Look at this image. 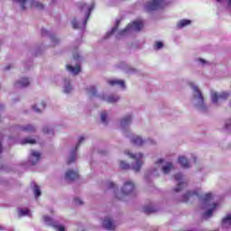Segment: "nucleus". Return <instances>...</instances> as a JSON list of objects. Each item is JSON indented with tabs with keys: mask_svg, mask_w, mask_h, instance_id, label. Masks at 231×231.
I'll list each match as a JSON object with an SVG mask.
<instances>
[{
	"mask_svg": "<svg viewBox=\"0 0 231 231\" xmlns=\"http://www.w3.org/2000/svg\"><path fill=\"white\" fill-rule=\"evenodd\" d=\"M120 24V19L116 20V24L113 26L110 32H106L104 39H108L111 35L115 34L116 39H121L133 32H140L142 28H143V21L142 19H137L136 21H133L130 24L125 28V30H118V26Z\"/></svg>",
	"mask_w": 231,
	"mask_h": 231,
	"instance_id": "f257e3e1",
	"label": "nucleus"
},
{
	"mask_svg": "<svg viewBox=\"0 0 231 231\" xmlns=\"http://www.w3.org/2000/svg\"><path fill=\"white\" fill-rule=\"evenodd\" d=\"M133 121V114H126V116H124L122 117L120 122V126L127 137H130L131 143L133 144H135L136 146H142V144H144L146 141L143 139L141 135H133L132 134H129V126Z\"/></svg>",
	"mask_w": 231,
	"mask_h": 231,
	"instance_id": "f03ea898",
	"label": "nucleus"
},
{
	"mask_svg": "<svg viewBox=\"0 0 231 231\" xmlns=\"http://www.w3.org/2000/svg\"><path fill=\"white\" fill-rule=\"evenodd\" d=\"M79 7L80 8L81 14H84V18L82 19V21H79L77 18L72 19V26L73 28L86 30L88 19H89V15L92 10H94L95 8V4H79Z\"/></svg>",
	"mask_w": 231,
	"mask_h": 231,
	"instance_id": "7ed1b4c3",
	"label": "nucleus"
},
{
	"mask_svg": "<svg viewBox=\"0 0 231 231\" xmlns=\"http://www.w3.org/2000/svg\"><path fill=\"white\" fill-rule=\"evenodd\" d=\"M126 153L131 159H134V162H132L131 166L125 161H121L120 168L123 170H129L131 168L134 171L138 172L142 170V166L143 164V153H132L129 151H125Z\"/></svg>",
	"mask_w": 231,
	"mask_h": 231,
	"instance_id": "20e7f679",
	"label": "nucleus"
},
{
	"mask_svg": "<svg viewBox=\"0 0 231 231\" xmlns=\"http://www.w3.org/2000/svg\"><path fill=\"white\" fill-rule=\"evenodd\" d=\"M189 87L192 89V102L195 107H197V109L199 111H208L203 94L201 93L199 88L193 83H190Z\"/></svg>",
	"mask_w": 231,
	"mask_h": 231,
	"instance_id": "39448f33",
	"label": "nucleus"
},
{
	"mask_svg": "<svg viewBox=\"0 0 231 231\" xmlns=\"http://www.w3.org/2000/svg\"><path fill=\"white\" fill-rule=\"evenodd\" d=\"M197 197L199 199L202 203L206 206H210V203L212 202V195L211 193H207L206 195H201L200 189H196L195 191H188V193H185L180 199V202H188L189 199H194Z\"/></svg>",
	"mask_w": 231,
	"mask_h": 231,
	"instance_id": "423d86ee",
	"label": "nucleus"
},
{
	"mask_svg": "<svg viewBox=\"0 0 231 231\" xmlns=\"http://www.w3.org/2000/svg\"><path fill=\"white\" fill-rule=\"evenodd\" d=\"M173 168L174 166L172 162H165V159H158L155 162V168L150 171V175H159L160 170L164 175H168Z\"/></svg>",
	"mask_w": 231,
	"mask_h": 231,
	"instance_id": "0eeeda50",
	"label": "nucleus"
},
{
	"mask_svg": "<svg viewBox=\"0 0 231 231\" xmlns=\"http://www.w3.org/2000/svg\"><path fill=\"white\" fill-rule=\"evenodd\" d=\"M171 3V0H152V2H147L144 8L147 12H152V10H159V8H163Z\"/></svg>",
	"mask_w": 231,
	"mask_h": 231,
	"instance_id": "6e6552de",
	"label": "nucleus"
},
{
	"mask_svg": "<svg viewBox=\"0 0 231 231\" xmlns=\"http://www.w3.org/2000/svg\"><path fill=\"white\" fill-rule=\"evenodd\" d=\"M14 3H18L22 10H26L27 6H34L35 8H44L43 4L38 2V0H12Z\"/></svg>",
	"mask_w": 231,
	"mask_h": 231,
	"instance_id": "1a4fd4ad",
	"label": "nucleus"
},
{
	"mask_svg": "<svg viewBox=\"0 0 231 231\" xmlns=\"http://www.w3.org/2000/svg\"><path fill=\"white\" fill-rule=\"evenodd\" d=\"M86 140V137L84 135H81L79 138V142L76 144L75 148H72L71 152H69V156L68 158V164H71V162H74L78 157L77 155V152H78V148H79L80 144H82V143H84V141Z\"/></svg>",
	"mask_w": 231,
	"mask_h": 231,
	"instance_id": "9d476101",
	"label": "nucleus"
},
{
	"mask_svg": "<svg viewBox=\"0 0 231 231\" xmlns=\"http://www.w3.org/2000/svg\"><path fill=\"white\" fill-rule=\"evenodd\" d=\"M175 180H177L178 182L177 186L173 189V191H175L176 193H179L180 191H182V189L187 188L188 182L187 180H185L182 173H177L175 175Z\"/></svg>",
	"mask_w": 231,
	"mask_h": 231,
	"instance_id": "9b49d317",
	"label": "nucleus"
},
{
	"mask_svg": "<svg viewBox=\"0 0 231 231\" xmlns=\"http://www.w3.org/2000/svg\"><path fill=\"white\" fill-rule=\"evenodd\" d=\"M229 93H211V101L215 106H220L226 98H228Z\"/></svg>",
	"mask_w": 231,
	"mask_h": 231,
	"instance_id": "f8f14e48",
	"label": "nucleus"
},
{
	"mask_svg": "<svg viewBox=\"0 0 231 231\" xmlns=\"http://www.w3.org/2000/svg\"><path fill=\"white\" fill-rule=\"evenodd\" d=\"M134 182L132 180H126L124 183L123 188H121L122 195H132L134 191Z\"/></svg>",
	"mask_w": 231,
	"mask_h": 231,
	"instance_id": "ddd939ff",
	"label": "nucleus"
},
{
	"mask_svg": "<svg viewBox=\"0 0 231 231\" xmlns=\"http://www.w3.org/2000/svg\"><path fill=\"white\" fill-rule=\"evenodd\" d=\"M42 153L37 150H31L27 164H37L41 160Z\"/></svg>",
	"mask_w": 231,
	"mask_h": 231,
	"instance_id": "4468645a",
	"label": "nucleus"
},
{
	"mask_svg": "<svg viewBox=\"0 0 231 231\" xmlns=\"http://www.w3.org/2000/svg\"><path fill=\"white\" fill-rule=\"evenodd\" d=\"M42 35L43 37H45V36L50 37V41H51L52 46H56V44H59V42H60V39H58V37L54 33H51V32H50L46 28H42Z\"/></svg>",
	"mask_w": 231,
	"mask_h": 231,
	"instance_id": "2eb2a0df",
	"label": "nucleus"
},
{
	"mask_svg": "<svg viewBox=\"0 0 231 231\" xmlns=\"http://www.w3.org/2000/svg\"><path fill=\"white\" fill-rule=\"evenodd\" d=\"M43 220L46 225H51V226H54L56 230L66 231L64 226H60L59 222H54V220H52L51 217H43Z\"/></svg>",
	"mask_w": 231,
	"mask_h": 231,
	"instance_id": "dca6fc26",
	"label": "nucleus"
},
{
	"mask_svg": "<svg viewBox=\"0 0 231 231\" xmlns=\"http://www.w3.org/2000/svg\"><path fill=\"white\" fill-rule=\"evenodd\" d=\"M102 226H104V228H106V230H115L116 228V224L113 218H110L109 217L104 218Z\"/></svg>",
	"mask_w": 231,
	"mask_h": 231,
	"instance_id": "f3484780",
	"label": "nucleus"
},
{
	"mask_svg": "<svg viewBox=\"0 0 231 231\" xmlns=\"http://www.w3.org/2000/svg\"><path fill=\"white\" fill-rule=\"evenodd\" d=\"M106 188H108V189H114V194L116 195V199H119V200L123 199V197L121 195H118V188H117L116 184H115V182L108 180L106 183Z\"/></svg>",
	"mask_w": 231,
	"mask_h": 231,
	"instance_id": "a211bd4d",
	"label": "nucleus"
},
{
	"mask_svg": "<svg viewBox=\"0 0 231 231\" xmlns=\"http://www.w3.org/2000/svg\"><path fill=\"white\" fill-rule=\"evenodd\" d=\"M28 86H30V80L26 78L20 79L14 83L16 88H27Z\"/></svg>",
	"mask_w": 231,
	"mask_h": 231,
	"instance_id": "6ab92c4d",
	"label": "nucleus"
},
{
	"mask_svg": "<svg viewBox=\"0 0 231 231\" xmlns=\"http://www.w3.org/2000/svg\"><path fill=\"white\" fill-rule=\"evenodd\" d=\"M99 98H101V100H105V102H107L108 104H115L116 102H118L120 97L115 95H110V97L102 95L99 97Z\"/></svg>",
	"mask_w": 231,
	"mask_h": 231,
	"instance_id": "aec40b11",
	"label": "nucleus"
},
{
	"mask_svg": "<svg viewBox=\"0 0 231 231\" xmlns=\"http://www.w3.org/2000/svg\"><path fill=\"white\" fill-rule=\"evenodd\" d=\"M79 172L73 171V170H68L65 175L66 180H76V179H79Z\"/></svg>",
	"mask_w": 231,
	"mask_h": 231,
	"instance_id": "412c9836",
	"label": "nucleus"
},
{
	"mask_svg": "<svg viewBox=\"0 0 231 231\" xmlns=\"http://www.w3.org/2000/svg\"><path fill=\"white\" fill-rule=\"evenodd\" d=\"M80 69V64L79 63H77L75 67L71 66L70 64L67 66V70L69 71V73H72V75H79Z\"/></svg>",
	"mask_w": 231,
	"mask_h": 231,
	"instance_id": "4be33fe9",
	"label": "nucleus"
},
{
	"mask_svg": "<svg viewBox=\"0 0 231 231\" xmlns=\"http://www.w3.org/2000/svg\"><path fill=\"white\" fill-rule=\"evenodd\" d=\"M107 84L110 86H117L122 89H125V80H118L117 79H114L112 80H108Z\"/></svg>",
	"mask_w": 231,
	"mask_h": 231,
	"instance_id": "5701e85b",
	"label": "nucleus"
},
{
	"mask_svg": "<svg viewBox=\"0 0 231 231\" xmlns=\"http://www.w3.org/2000/svg\"><path fill=\"white\" fill-rule=\"evenodd\" d=\"M19 130L23 132H35L36 128L33 125L28 124V125H20L18 126Z\"/></svg>",
	"mask_w": 231,
	"mask_h": 231,
	"instance_id": "b1692460",
	"label": "nucleus"
},
{
	"mask_svg": "<svg viewBox=\"0 0 231 231\" xmlns=\"http://www.w3.org/2000/svg\"><path fill=\"white\" fill-rule=\"evenodd\" d=\"M119 68H122V69H124L125 73H136V69H134V68H131L130 66L125 64V62H121V64H119Z\"/></svg>",
	"mask_w": 231,
	"mask_h": 231,
	"instance_id": "393cba45",
	"label": "nucleus"
},
{
	"mask_svg": "<svg viewBox=\"0 0 231 231\" xmlns=\"http://www.w3.org/2000/svg\"><path fill=\"white\" fill-rule=\"evenodd\" d=\"M36 139H33L32 137H24L23 139H20L19 143L21 144H35L37 143Z\"/></svg>",
	"mask_w": 231,
	"mask_h": 231,
	"instance_id": "a878e982",
	"label": "nucleus"
},
{
	"mask_svg": "<svg viewBox=\"0 0 231 231\" xmlns=\"http://www.w3.org/2000/svg\"><path fill=\"white\" fill-rule=\"evenodd\" d=\"M179 162L182 168H189L190 166L187 157H185L184 155L179 157Z\"/></svg>",
	"mask_w": 231,
	"mask_h": 231,
	"instance_id": "bb28decb",
	"label": "nucleus"
},
{
	"mask_svg": "<svg viewBox=\"0 0 231 231\" xmlns=\"http://www.w3.org/2000/svg\"><path fill=\"white\" fill-rule=\"evenodd\" d=\"M223 228H229L231 226V215H226L225 218L222 220Z\"/></svg>",
	"mask_w": 231,
	"mask_h": 231,
	"instance_id": "cd10ccee",
	"label": "nucleus"
},
{
	"mask_svg": "<svg viewBox=\"0 0 231 231\" xmlns=\"http://www.w3.org/2000/svg\"><path fill=\"white\" fill-rule=\"evenodd\" d=\"M63 89H64V93H66L67 95H69V93H72L73 88L69 80H65Z\"/></svg>",
	"mask_w": 231,
	"mask_h": 231,
	"instance_id": "c85d7f7f",
	"label": "nucleus"
},
{
	"mask_svg": "<svg viewBox=\"0 0 231 231\" xmlns=\"http://www.w3.org/2000/svg\"><path fill=\"white\" fill-rule=\"evenodd\" d=\"M217 204H212V208L210 209H208L206 213H204V217L205 218H211L215 209H217Z\"/></svg>",
	"mask_w": 231,
	"mask_h": 231,
	"instance_id": "c756f323",
	"label": "nucleus"
},
{
	"mask_svg": "<svg viewBox=\"0 0 231 231\" xmlns=\"http://www.w3.org/2000/svg\"><path fill=\"white\" fill-rule=\"evenodd\" d=\"M190 23H191L190 19H180L177 26L178 28H184L185 26H188V24H190Z\"/></svg>",
	"mask_w": 231,
	"mask_h": 231,
	"instance_id": "7c9ffc66",
	"label": "nucleus"
},
{
	"mask_svg": "<svg viewBox=\"0 0 231 231\" xmlns=\"http://www.w3.org/2000/svg\"><path fill=\"white\" fill-rule=\"evenodd\" d=\"M143 212L147 215H150L151 213H155L156 208H153V206H144L143 208Z\"/></svg>",
	"mask_w": 231,
	"mask_h": 231,
	"instance_id": "2f4dec72",
	"label": "nucleus"
},
{
	"mask_svg": "<svg viewBox=\"0 0 231 231\" xmlns=\"http://www.w3.org/2000/svg\"><path fill=\"white\" fill-rule=\"evenodd\" d=\"M19 217H30L31 211L30 209H18Z\"/></svg>",
	"mask_w": 231,
	"mask_h": 231,
	"instance_id": "473e14b6",
	"label": "nucleus"
},
{
	"mask_svg": "<svg viewBox=\"0 0 231 231\" xmlns=\"http://www.w3.org/2000/svg\"><path fill=\"white\" fill-rule=\"evenodd\" d=\"M33 193L36 198L41 197L42 191L40 186L38 184L33 185Z\"/></svg>",
	"mask_w": 231,
	"mask_h": 231,
	"instance_id": "72a5a7b5",
	"label": "nucleus"
},
{
	"mask_svg": "<svg viewBox=\"0 0 231 231\" xmlns=\"http://www.w3.org/2000/svg\"><path fill=\"white\" fill-rule=\"evenodd\" d=\"M88 92L89 95H91V97H96L97 96V89L94 86H90V88H88Z\"/></svg>",
	"mask_w": 231,
	"mask_h": 231,
	"instance_id": "f704fd0d",
	"label": "nucleus"
},
{
	"mask_svg": "<svg viewBox=\"0 0 231 231\" xmlns=\"http://www.w3.org/2000/svg\"><path fill=\"white\" fill-rule=\"evenodd\" d=\"M102 123H107V112L106 110H104V112H101L100 116Z\"/></svg>",
	"mask_w": 231,
	"mask_h": 231,
	"instance_id": "c9c22d12",
	"label": "nucleus"
},
{
	"mask_svg": "<svg viewBox=\"0 0 231 231\" xmlns=\"http://www.w3.org/2000/svg\"><path fill=\"white\" fill-rule=\"evenodd\" d=\"M43 132L44 134H54V130L53 128H51V126H44Z\"/></svg>",
	"mask_w": 231,
	"mask_h": 231,
	"instance_id": "e433bc0d",
	"label": "nucleus"
},
{
	"mask_svg": "<svg viewBox=\"0 0 231 231\" xmlns=\"http://www.w3.org/2000/svg\"><path fill=\"white\" fill-rule=\"evenodd\" d=\"M163 46H164L163 42L159 41V42H155L154 50H161L162 48H163Z\"/></svg>",
	"mask_w": 231,
	"mask_h": 231,
	"instance_id": "4c0bfd02",
	"label": "nucleus"
},
{
	"mask_svg": "<svg viewBox=\"0 0 231 231\" xmlns=\"http://www.w3.org/2000/svg\"><path fill=\"white\" fill-rule=\"evenodd\" d=\"M225 129L231 132V119H227V121H226Z\"/></svg>",
	"mask_w": 231,
	"mask_h": 231,
	"instance_id": "58836bf2",
	"label": "nucleus"
},
{
	"mask_svg": "<svg viewBox=\"0 0 231 231\" xmlns=\"http://www.w3.org/2000/svg\"><path fill=\"white\" fill-rule=\"evenodd\" d=\"M32 109L35 113H42V108L37 107V106H32Z\"/></svg>",
	"mask_w": 231,
	"mask_h": 231,
	"instance_id": "ea45409f",
	"label": "nucleus"
},
{
	"mask_svg": "<svg viewBox=\"0 0 231 231\" xmlns=\"http://www.w3.org/2000/svg\"><path fill=\"white\" fill-rule=\"evenodd\" d=\"M199 62H200V64L202 66H205V64H208V61L205 60V59H198Z\"/></svg>",
	"mask_w": 231,
	"mask_h": 231,
	"instance_id": "a19ab883",
	"label": "nucleus"
},
{
	"mask_svg": "<svg viewBox=\"0 0 231 231\" xmlns=\"http://www.w3.org/2000/svg\"><path fill=\"white\" fill-rule=\"evenodd\" d=\"M73 58L75 60H80V55L79 53H74Z\"/></svg>",
	"mask_w": 231,
	"mask_h": 231,
	"instance_id": "79ce46f5",
	"label": "nucleus"
},
{
	"mask_svg": "<svg viewBox=\"0 0 231 231\" xmlns=\"http://www.w3.org/2000/svg\"><path fill=\"white\" fill-rule=\"evenodd\" d=\"M75 203H76V204H79V205H82V204H83L81 199H75Z\"/></svg>",
	"mask_w": 231,
	"mask_h": 231,
	"instance_id": "37998d69",
	"label": "nucleus"
},
{
	"mask_svg": "<svg viewBox=\"0 0 231 231\" xmlns=\"http://www.w3.org/2000/svg\"><path fill=\"white\" fill-rule=\"evenodd\" d=\"M78 231H86V229H85L84 226H82V224H80L79 226Z\"/></svg>",
	"mask_w": 231,
	"mask_h": 231,
	"instance_id": "c03bdc74",
	"label": "nucleus"
},
{
	"mask_svg": "<svg viewBox=\"0 0 231 231\" xmlns=\"http://www.w3.org/2000/svg\"><path fill=\"white\" fill-rule=\"evenodd\" d=\"M226 3L227 4V7L231 8V0H226Z\"/></svg>",
	"mask_w": 231,
	"mask_h": 231,
	"instance_id": "a18cd8bd",
	"label": "nucleus"
},
{
	"mask_svg": "<svg viewBox=\"0 0 231 231\" xmlns=\"http://www.w3.org/2000/svg\"><path fill=\"white\" fill-rule=\"evenodd\" d=\"M41 107H42V109H45V107H46V102H42V103H41Z\"/></svg>",
	"mask_w": 231,
	"mask_h": 231,
	"instance_id": "49530a36",
	"label": "nucleus"
},
{
	"mask_svg": "<svg viewBox=\"0 0 231 231\" xmlns=\"http://www.w3.org/2000/svg\"><path fill=\"white\" fill-rule=\"evenodd\" d=\"M21 166L24 169H26V162H21Z\"/></svg>",
	"mask_w": 231,
	"mask_h": 231,
	"instance_id": "de8ad7c7",
	"label": "nucleus"
},
{
	"mask_svg": "<svg viewBox=\"0 0 231 231\" xmlns=\"http://www.w3.org/2000/svg\"><path fill=\"white\" fill-rule=\"evenodd\" d=\"M57 0H51V5H55Z\"/></svg>",
	"mask_w": 231,
	"mask_h": 231,
	"instance_id": "09e8293b",
	"label": "nucleus"
},
{
	"mask_svg": "<svg viewBox=\"0 0 231 231\" xmlns=\"http://www.w3.org/2000/svg\"><path fill=\"white\" fill-rule=\"evenodd\" d=\"M5 166H3L2 164V172L5 171Z\"/></svg>",
	"mask_w": 231,
	"mask_h": 231,
	"instance_id": "8fccbe9b",
	"label": "nucleus"
},
{
	"mask_svg": "<svg viewBox=\"0 0 231 231\" xmlns=\"http://www.w3.org/2000/svg\"><path fill=\"white\" fill-rule=\"evenodd\" d=\"M5 69H10V66H7V67L5 68Z\"/></svg>",
	"mask_w": 231,
	"mask_h": 231,
	"instance_id": "3c124183",
	"label": "nucleus"
},
{
	"mask_svg": "<svg viewBox=\"0 0 231 231\" xmlns=\"http://www.w3.org/2000/svg\"><path fill=\"white\" fill-rule=\"evenodd\" d=\"M193 161L196 162V157H193Z\"/></svg>",
	"mask_w": 231,
	"mask_h": 231,
	"instance_id": "603ef678",
	"label": "nucleus"
},
{
	"mask_svg": "<svg viewBox=\"0 0 231 231\" xmlns=\"http://www.w3.org/2000/svg\"><path fill=\"white\" fill-rule=\"evenodd\" d=\"M2 153H3V144H2Z\"/></svg>",
	"mask_w": 231,
	"mask_h": 231,
	"instance_id": "864d4df0",
	"label": "nucleus"
},
{
	"mask_svg": "<svg viewBox=\"0 0 231 231\" xmlns=\"http://www.w3.org/2000/svg\"><path fill=\"white\" fill-rule=\"evenodd\" d=\"M217 1H223V0H217Z\"/></svg>",
	"mask_w": 231,
	"mask_h": 231,
	"instance_id": "5fc2aeb1",
	"label": "nucleus"
}]
</instances>
